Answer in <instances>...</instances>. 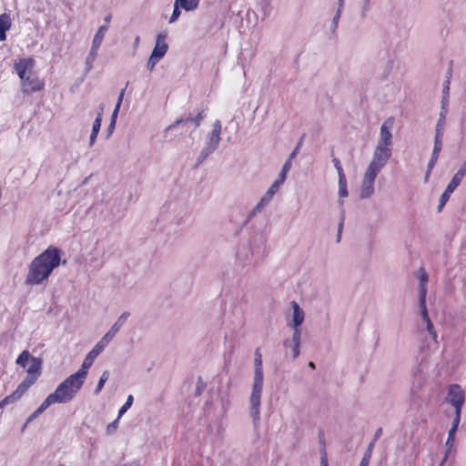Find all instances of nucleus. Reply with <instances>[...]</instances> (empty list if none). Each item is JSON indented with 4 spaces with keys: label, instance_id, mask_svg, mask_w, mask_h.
<instances>
[{
    "label": "nucleus",
    "instance_id": "c85d7f7f",
    "mask_svg": "<svg viewBox=\"0 0 466 466\" xmlns=\"http://www.w3.org/2000/svg\"><path fill=\"white\" fill-rule=\"evenodd\" d=\"M339 208H340V219H339V225H338V234H337V238H336L337 242L340 241L341 231H342L343 225H344V220H345V211H344V208H343V201L342 200H339Z\"/></svg>",
    "mask_w": 466,
    "mask_h": 466
},
{
    "label": "nucleus",
    "instance_id": "72a5a7b5",
    "mask_svg": "<svg viewBox=\"0 0 466 466\" xmlns=\"http://www.w3.org/2000/svg\"><path fill=\"white\" fill-rule=\"evenodd\" d=\"M108 378H109V371L104 370L98 382H97L96 388L95 390V394H98L102 390V389H103L105 383L107 381Z\"/></svg>",
    "mask_w": 466,
    "mask_h": 466
},
{
    "label": "nucleus",
    "instance_id": "7ed1b4c3",
    "mask_svg": "<svg viewBox=\"0 0 466 466\" xmlns=\"http://www.w3.org/2000/svg\"><path fill=\"white\" fill-rule=\"evenodd\" d=\"M86 378L76 371L62 381L56 387V390L46 399L51 405L56 403H67L71 401L80 390Z\"/></svg>",
    "mask_w": 466,
    "mask_h": 466
},
{
    "label": "nucleus",
    "instance_id": "4d7b16f0",
    "mask_svg": "<svg viewBox=\"0 0 466 466\" xmlns=\"http://www.w3.org/2000/svg\"><path fill=\"white\" fill-rule=\"evenodd\" d=\"M119 109L118 107H115L114 108V111L112 113V116H111V122H115L116 121V118H117V115H118V112H119Z\"/></svg>",
    "mask_w": 466,
    "mask_h": 466
},
{
    "label": "nucleus",
    "instance_id": "9b49d317",
    "mask_svg": "<svg viewBox=\"0 0 466 466\" xmlns=\"http://www.w3.org/2000/svg\"><path fill=\"white\" fill-rule=\"evenodd\" d=\"M448 401L455 408V410L461 412V408L464 403V391L461 386L457 384L451 385L448 391Z\"/></svg>",
    "mask_w": 466,
    "mask_h": 466
},
{
    "label": "nucleus",
    "instance_id": "f8f14e48",
    "mask_svg": "<svg viewBox=\"0 0 466 466\" xmlns=\"http://www.w3.org/2000/svg\"><path fill=\"white\" fill-rule=\"evenodd\" d=\"M394 118L392 116L388 117L380 127V139L377 145L382 147H391L392 145V134L390 132L393 127Z\"/></svg>",
    "mask_w": 466,
    "mask_h": 466
},
{
    "label": "nucleus",
    "instance_id": "f704fd0d",
    "mask_svg": "<svg viewBox=\"0 0 466 466\" xmlns=\"http://www.w3.org/2000/svg\"><path fill=\"white\" fill-rule=\"evenodd\" d=\"M442 148V139L434 138V146L431 153V158L438 160Z\"/></svg>",
    "mask_w": 466,
    "mask_h": 466
},
{
    "label": "nucleus",
    "instance_id": "f257e3e1",
    "mask_svg": "<svg viewBox=\"0 0 466 466\" xmlns=\"http://www.w3.org/2000/svg\"><path fill=\"white\" fill-rule=\"evenodd\" d=\"M60 250L56 248L49 247L30 263L25 284L30 286L42 284L49 278L53 270L60 265Z\"/></svg>",
    "mask_w": 466,
    "mask_h": 466
},
{
    "label": "nucleus",
    "instance_id": "1a4fd4ad",
    "mask_svg": "<svg viewBox=\"0 0 466 466\" xmlns=\"http://www.w3.org/2000/svg\"><path fill=\"white\" fill-rule=\"evenodd\" d=\"M107 345L101 339L94 346V348L87 353L83 360L81 368L77 370L82 376L86 378L87 370L93 365L97 356L105 350Z\"/></svg>",
    "mask_w": 466,
    "mask_h": 466
},
{
    "label": "nucleus",
    "instance_id": "2f4dec72",
    "mask_svg": "<svg viewBox=\"0 0 466 466\" xmlns=\"http://www.w3.org/2000/svg\"><path fill=\"white\" fill-rule=\"evenodd\" d=\"M424 329L429 335L432 338L436 344H438V335L431 319L422 322Z\"/></svg>",
    "mask_w": 466,
    "mask_h": 466
},
{
    "label": "nucleus",
    "instance_id": "a19ab883",
    "mask_svg": "<svg viewBox=\"0 0 466 466\" xmlns=\"http://www.w3.org/2000/svg\"><path fill=\"white\" fill-rule=\"evenodd\" d=\"M159 60L160 59L156 57V56H150L148 60H147V67L150 71H152L155 68L156 65L158 63Z\"/></svg>",
    "mask_w": 466,
    "mask_h": 466
},
{
    "label": "nucleus",
    "instance_id": "473e14b6",
    "mask_svg": "<svg viewBox=\"0 0 466 466\" xmlns=\"http://www.w3.org/2000/svg\"><path fill=\"white\" fill-rule=\"evenodd\" d=\"M270 202L266 197H262L258 203L255 206L253 210L251 211L250 217L256 216L258 214L268 203Z\"/></svg>",
    "mask_w": 466,
    "mask_h": 466
},
{
    "label": "nucleus",
    "instance_id": "0e129e2a",
    "mask_svg": "<svg viewBox=\"0 0 466 466\" xmlns=\"http://www.w3.org/2000/svg\"><path fill=\"white\" fill-rule=\"evenodd\" d=\"M320 466H328V460L325 453L321 456Z\"/></svg>",
    "mask_w": 466,
    "mask_h": 466
},
{
    "label": "nucleus",
    "instance_id": "e2e57ef3",
    "mask_svg": "<svg viewBox=\"0 0 466 466\" xmlns=\"http://www.w3.org/2000/svg\"><path fill=\"white\" fill-rule=\"evenodd\" d=\"M115 127H116V123L115 122H111L109 123L108 127H107V131H108V137L112 134V132L114 131L115 129Z\"/></svg>",
    "mask_w": 466,
    "mask_h": 466
},
{
    "label": "nucleus",
    "instance_id": "603ef678",
    "mask_svg": "<svg viewBox=\"0 0 466 466\" xmlns=\"http://www.w3.org/2000/svg\"><path fill=\"white\" fill-rule=\"evenodd\" d=\"M125 91H126L125 88L121 90V92H120V94H119V96L117 97V101H116V104L115 107L120 108L122 101H123V97H124V95H125Z\"/></svg>",
    "mask_w": 466,
    "mask_h": 466
},
{
    "label": "nucleus",
    "instance_id": "0eeeda50",
    "mask_svg": "<svg viewBox=\"0 0 466 466\" xmlns=\"http://www.w3.org/2000/svg\"><path fill=\"white\" fill-rule=\"evenodd\" d=\"M391 156V147L377 145L368 167L378 172L383 168Z\"/></svg>",
    "mask_w": 466,
    "mask_h": 466
},
{
    "label": "nucleus",
    "instance_id": "4468645a",
    "mask_svg": "<svg viewBox=\"0 0 466 466\" xmlns=\"http://www.w3.org/2000/svg\"><path fill=\"white\" fill-rule=\"evenodd\" d=\"M291 309H292V322H291L290 326L293 329V332L301 333L300 326L304 321L305 313L296 301L291 302Z\"/></svg>",
    "mask_w": 466,
    "mask_h": 466
},
{
    "label": "nucleus",
    "instance_id": "3c124183",
    "mask_svg": "<svg viewBox=\"0 0 466 466\" xmlns=\"http://www.w3.org/2000/svg\"><path fill=\"white\" fill-rule=\"evenodd\" d=\"M374 445H375L374 441H370V444L368 445L367 450H366V451L364 453L365 456H369V457L371 458V454H372V451H373Z\"/></svg>",
    "mask_w": 466,
    "mask_h": 466
},
{
    "label": "nucleus",
    "instance_id": "13d9d810",
    "mask_svg": "<svg viewBox=\"0 0 466 466\" xmlns=\"http://www.w3.org/2000/svg\"><path fill=\"white\" fill-rule=\"evenodd\" d=\"M437 160L436 159H433L431 157L428 165H427V170H431L433 169L435 164H436Z\"/></svg>",
    "mask_w": 466,
    "mask_h": 466
},
{
    "label": "nucleus",
    "instance_id": "680f3d73",
    "mask_svg": "<svg viewBox=\"0 0 466 466\" xmlns=\"http://www.w3.org/2000/svg\"><path fill=\"white\" fill-rule=\"evenodd\" d=\"M457 430L458 429L451 427L449 431L448 437H450V439H454Z\"/></svg>",
    "mask_w": 466,
    "mask_h": 466
},
{
    "label": "nucleus",
    "instance_id": "37998d69",
    "mask_svg": "<svg viewBox=\"0 0 466 466\" xmlns=\"http://www.w3.org/2000/svg\"><path fill=\"white\" fill-rule=\"evenodd\" d=\"M453 443H454V439H450V437H448L447 441H446V446L448 447L446 452H445V456L441 461V466L443 465V463L446 461L447 458H448V454L451 449V447L453 446Z\"/></svg>",
    "mask_w": 466,
    "mask_h": 466
},
{
    "label": "nucleus",
    "instance_id": "412c9836",
    "mask_svg": "<svg viewBox=\"0 0 466 466\" xmlns=\"http://www.w3.org/2000/svg\"><path fill=\"white\" fill-rule=\"evenodd\" d=\"M12 21L8 14L4 13L0 15V41L6 39V31L11 27Z\"/></svg>",
    "mask_w": 466,
    "mask_h": 466
},
{
    "label": "nucleus",
    "instance_id": "f3484780",
    "mask_svg": "<svg viewBox=\"0 0 466 466\" xmlns=\"http://www.w3.org/2000/svg\"><path fill=\"white\" fill-rule=\"evenodd\" d=\"M166 37L167 34L163 32L159 33L157 35L156 44L151 53V56H156L159 59H162L164 57L168 49V46L165 41Z\"/></svg>",
    "mask_w": 466,
    "mask_h": 466
},
{
    "label": "nucleus",
    "instance_id": "b1692460",
    "mask_svg": "<svg viewBox=\"0 0 466 466\" xmlns=\"http://www.w3.org/2000/svg\"><path fill=\"white\" fill-rule=\"evenodd\" d=\"M107 29L108 25H103L98 28L97 32L96 33L93 38L92 46H94L95 48L100 47Z\"/></svg>",
    "mask_w": 466,
    "mask_h": 466
},
{
    "label": "nucleus",
    "instance_id": "c03bdc74",
    "mask_svg": "<svg viewBox=\"0 0 466 466\" xmlns=\"http://www.w3.org/2000/svg\"><path fill=\"white\" fill-rule=\"evenodd\" d=\"M332 162H333V164H334V167H336V169H337L338 176L339 177V176H343V175H345V174H344V171H343V169H342V167H341V165H340L339 160L338 158H335V157H334V158L332 159Z\"/></svg>",
    "mask_w": 466,
    "mask_h": 466
},
{
    "label": "nucleus",
    "instance_id": "5fc2aeb1",
    "mask_svg": "<svg viewBox=\"0 0 466 466\" xmlns=\"http://www.w3.org/2000/svg\"><path fill=\"white\" fill-rule=\"evenodd\" d=\"M370 461V457L364 455L360 461V466H369Z\"/></svg>",
    "mask_w": 466,
    "mask_h": 466
},
{
    "label": "nucleus",
    "instance_id": "5701e85b",
    "mask_svg": "<svg viewBox=\"0 0 466 466\" xmlns=\"http://www.w3.org/2000/svg\"><path fill=\"white\" fill-rule=\"evenodd\" d=\"M445 115H446V109H442V111L440 113V117L438 119V122L435 127V137L438 139H442L443 137V130L445 127Z\"/></svg>",
    "mask_w": 466,
    "mask_h": 466
},
{
    "label": "nucleus",
    "instance_id": "774afa93",
    "mask_svg": "<svg viewBox=\"0 0 466 466\" xmlns=\"http://www.w3.org/2000/svg\"><path fill=\"white\" fill-rule=\"evenodd\" d=\"M140 38L137 36L134 40V46L137 47L139 45Z\"/></svg>",
    "mask_w": 466,
    "mask_h": 466
},
{
    "label": "nucleus",
    "instance_id": "c9c22d12",
    "mask_svg": "<svg viewBox=\"0 0 466 466\" xmlns=\"http://www.w3.org/2000/svg\"><path fill=\"white\" fill-rule=\"evenodd\" d=\"M132 403H133V396L128 395L125 404L118 410V418H120L127 412V410L131 407Z\"/></svg>",
    "mask_w": 466,
    "mask_h": 466
},
{
    "label": "nucleus",
    "instance_id": "e433bc0d",
    "mask_svg": "<svg viewBox=\"0 0 466 466\" xmlns=\"http://www.w3.org/2000/svg\"><path fill=\"white\" fill-rule=\"evenodd\" d=\"M449 85H450V80L448 79L444 86H443V90H442V101H441V104H442V109L445 108V106L448 104V98H449V90H450V87H449Z\"/></svg>",
    "mask_w": 466,
    "mask_h": 466
},
{
    "label": "nucleus",
    "instance_id": "6e6552de",
    "mask_svg": "<svg viewBox=\"0 0 466 466\" xmlns=\"http://www.w3.org/2000/svg\"><path fill=\"white\" fill-rule=\"evenodd\" d=\"M380 172L367 167L360 188V198L362 199L369 198L374 193V182Z\"/></svg>",
    "mask_w": 466,
    "mask_h": 466
},
{
    "label": "nucleus",
    "instance_id": "4be33fe9",
    "mask_svg": "<svg viewBox=\"0 0 466 466\" xmlns=\"http://www.w3.org/2000/svg\"><path fill=\"white\" fill-rule=\"evenodd\" d=\"M30 387H28L27 385H25V383L21 382L18 387L16 388V390L11 393L10 395L6 396L5 399L7 400L8 403L11 404V403H15V401H17L22 396L23 394L29 389Z\"/></svg>",
    "mask_w": 466,
    "mask_h": 466
},
{
    "label": "nucleus",
    "instance_id": "a18cd8bd",
    "mask_svg": "<svg viewBox=\"0 0 466 466\" xmlns=\"http://www.w3.org/2000/svg\"><path fill=\"white\" fill-rule=\"evenodd\" d=\"M118 419H119V418L117 417V419H116V420H115L113 422H111V423H109V424L107 425V427H106V432H107L108 434L113 433V432L116 430V428H117V424H118Z\"/></svg>",
    "mask_w": 466,
    "mask_h": 466
},
{
    "label": "nucleus",
    "instance_id": "bf43d9fd",
    "mask_svg": "<svg viewBox=\"0 0 466 466\" xmlns=\"http://www.w3.org/2000/svg\"><path fill=\"white\" fill-rule=\"evenodd\" d=\"M371 0H363L362 3V10L368 11L370 9Z\"/></svg>",
    "mask_w": 466,
    "mask_h": 466
},
{
    "label": "nucleus",
    "instance_id": "c756f323",
    "mask_svg": "<svg viewBox=\"0 0 466 466\" xmlns=\"http://www.w3.org/2000/svg\"><path fill=\"white\" fill-rule=\"evenodd\" d=\"M97 51H98V48H95L94 46H91L90 52L86 59V68L87 72H89L93 67V63L97 56Z\"/></svg>",
    "mask_w": 466,
    "mask_h": 466
},
{
    "label": "nucleus",
    "instance_id": "8fccbe9b",
    "mask_svg": "<svg viewBox=\"0 0 466 466\" xmlns=\"http://www.w3.org/2000/svg\"><path fill=\"white\" fill-rule=\"evenodd\" d=\"M293 159H290L289 157H288V159L286 160V162L284 163L283 167H282V170H284V172H289V169L291 168V162H292Z\"/></svg>",
    "mask_w": 466,
    "mask_h": 466
},
{
    "label": "nucleus",
    "instance_id": "338daca9",
    "mask_svg": "<svg viewBox=\"0 0 466 466\" xmlns=\"http://www.w3.org/2000/svg\"><path fill=\"white\" fill-rule=\"evenodd\" d=\"M431 174V170H426V174H425V177H424V181L425 182H428Z\"/></svg>",
    "mask_w": 466,
    "mask_h": 466
},
{
    "label": "nucleus",
    "instance_id": "4c0bfd02",
    "mask_svg": "<svg viewBox=\"0 0 466 466\" xmlns=\"http://www.w3.org/2000/svg\"><path fill=\"white\" fill-rule=\"evenodd\" d=\"M279 187V186L274 182L270 186V187L267 190V192L265 193L264 197H266L268 199H269L271 201V199L273 198V196L276 194V192L278 191Z\"/></svg>",
    "mask_w": 466,
    "mask_h": 466
},
{
    "label": "nucleus",
    "instance_id": "a878e982",
    "mask_svg": "<svg viewBox=\"0 0 466 466\" xmlns=\"http://www.w3.org/2000/svg\"><path fill=\"white\" fill-rule=\"evenodd\" d=\"M180 8L186 11H194L198 8L199 0H175Z\"/></svg>",
    "mask_w": 466,
    "mask_h": 466
},
{
    "label": "nucleus",
    "instance_id": "de8ad7c7",
    "mask_svg": "<svg viewBox=\"0 0 466 466\" xmlns=\"http://www.w3.org/2000/svg\"><path fill=\"white\" fill-rule=\"evenodd\" d=\"M204 388H205V385H204V383L202 382L201 378H198V385H197L196 391H195V395H196V396L200 395V394H201V392L203 391Z\"/></svg>",
    "mask_w": 466,
    "mask_h": 466
},
{
    "label": "nucleus",
    "instance_id": "cd10ccee",
    "mask_svg": "<svg viewBox=\"0 0 466 466\" xmlns=\"http://www.w3.org/2000/svg\"><path fill=\"white\" fill-rule=\"evenodd\" d=\"M420 291L419 296H421V292L423 290V296L427 295V282H428V274L425 272L423 268L420 269Z\"/></svg>",
    "mask_w": 466,
    "mask_h": 466
},
{
    "label": "nucleus",
    "instance_id": "052dcab7",
    "mask_svg": "<svg viewBox=\"0 0 466 466\" xmlns=\"http://www.w3.org/2000/svg\"><path fill=\"white\" fill-rule=\"evenodd\" d=\"M344 2H345V0H338V9H337L338 13H342L343 8H344Z\"/></svg>",
    "mask_w": 466,
    "mask_h": 466
},
{
    "label": "nucleus",
    "instance_id": "7c9ffc66",
    "mask_svg": "<svg viewBox=\"0 0 466 466\" xmlns=\"http://www.w3.org/2000/svg\"><path fill=\"white\" fill-rule=\"evenodd\" d=\"M347 180L345 175L339 177V198L348 197Z\"/></svg>",
    "mask_w": 466,
    "mask_h": 466
},
{
    "label": "nucleus",
    "instance_id": "864d4df0",
    "mask_svg": "<svg viewBox=\"0 0 466 466\" xmlns=\"http://www.w3.org/2000/svg\"><path fill=\"white\" fill-rule=\"evenodd\" d=\"M370 461V457L364 455L360 461V466H369Z\"/></svg>",
    "mask_w": 466,
    "mask_h": 466
},
{
    "label": "nucleus",
    "instance_id": "9d476101",
    "mask_svg": "<svg viewBox=\"0 0 466 466\" xmlns=\"http://www.w3.org/2000/svg\"><path fill=\"white\" fill-rule=\"evenodd\" d=\"M205 116V110L203 109L198 112L196 116H192L191 114H189V116L187 117H180L179 119H177L173 124L169 125L165 129V133L167 134L169 131L177 128L180 124H191L193 126L192 131H195L200 126Z\"/></svg>",
    "mask_w": 466,
    "mask_h": 466
},
{
    "label": "nucleus",
    "instance_id": "6e6d98bb",
    "mask_svg": "<svg viewBox=\"0 0 466 466\" xmlns=\"http://www.w3.org/2000/svg\"><path fill=\"white\" fill-rule=\"evenodd\" d=\"M381 434H382V429L381 428L377 429V431L374 434L373 440L371 441H374V443H375L380 438Z\"/></svg>",
    "mask_w": 466,
    "mask_h": 466
},
{
    "label": "nucleus",
    "instance_id": "aec40b11",
    "mask_svg": "<svg viewBox=\"0 0 466 466\" xmlns=\"http://www.w3.org/2000/svg\"><path fill=\"white\" fill-rule=\"evenodd\" d=\"M102 115H103V107H101L100 111L97 113V116L93 122L92 131H91V135L89 137V147H93L96 142L97 134L101 127Z\"/></svg>",
    "mask_w": 466,
    "mask_h": 466
},
{
    "label": "nucleus",
    "instance_id": "f03ea898",
    "mask_svg": "<svg viewBox=\"0 0 466 466\" xmlns=\"http://www.w3.org/2000/svg\"><path fill=\"white\" fill-rule=\"evenodd\" d=\"M263 380L264 375L262 368V355L260 353V350L258 348L255 350L253 383L251 393L248 399L249 415L252 418L255 429L258 428L260 420Z\"/></svg>",
    "mask_w": 466,
    "mask_h": 466
},
{
    "label": "nucleus",
    "instance_id": "393cba45",
    "mask_svg": "<svg viewBox=\"0 0 466 466\" xmlns=\"http://www.w3.org/2000/svg\"><path fill=\"white\" fill-rule=\"evenodd\" d=\"M51 404L46 399L42 404L27 418L25 424L24 425L22 431H24L26 425L36 419L41 413H43Z\"/></svg>",
    "mask_w": 466,
    "mask_h": 466
},
{
    "label": "nucleus",
    "instance_id": "79ce46f5",
    "mask_svg": "<svg viewBox=\"0 0 466 466\" xmlns=\"http://www.w3.org/2000/svg\"><path fill=\"white\" fill-rule=\"evenodd\" d=\"M340 15H341V13L336 12V14H335V15H334V17L332 19L331 25H330V31L331 32H335L336 29L338 28V25H339V21Z\"/></svg>",
    "mask_w": 466,
    "mask_h": 466
},
{
    "label": "nucleus",
    "instance_id": "20e7f679",
    "mask_svg": "<svg viewBox=\"0 0 466 466\" xmlns=\"http://www.w3.org/2000/svg\"><path fill=\"white\" fill-rule=\"evenodd\" d=\"M18 366L26 368V377L23 380V383L31 387L35 383L42 370V360L34 357L28 350H23L15 360Z\"/></svg>",
    "mask_w": 466,
    "mask_h": 466
},
{
    "label": "nucleus",
    "instance_id": "39448f33",
    "mask_svg": "<svg viewBox=\"0 0 466 466\" xmlns=\"http://www.w3.org/2000/svg\"><path fill=\"white\" fill-rule=\"evenodd\" d=\"M221 130L222 126L220 120H216L212 124V130L205 137V146L198 157L196 166L200 165L209 155L217 150L221 140Z\"/></svg>",
    "mask_w": 466,
    "mask_h": 466
},
{
    "label": "nucleus",
    "instance_id": "2eb2a0df",
    "mask_svg": "<svg viewBox=\"0 0 466 466\" xmlns=\"http://www.w3.org/2000/svg\"><path fill=\"white\" fill-rule=\"evenodd\" d=\"M301 333H292L291 339H287L283 341V346L286 350L290 349L292 359L295 360L299 356Z\"/></svg>",
    "mask_w": 466,
    "mask_h": 466
},
{
    "label": "nucleus",
    "instance_id": "ddd939ff",
    "mask_svg": "<svg viewBox=\"0 0 466 466\" xmlns=\"http://www.w3.org/2000/svg\"><path fill=\"white\" fill-rule=\"evenodd\" d=\"M129 312H123L116 320V322L111 326L109 330L101 338V340L105 342L106 345L110 343L116 334L120 330L123 325L126 323L127 319L129 317Z\"/></svg>",
    "mask_w": 466,
    "mask_h": 466
},
{
    "label": "nucleus",
    "instance_id": "49530a36",
    "mask_svg": "<svg viewBox=\"0 0 466 466\" xmlns=\"http://www.w3.org/2000/svg\"><path fill=\"white\" fill-rule=\"evenodd\" d=\"M287 174V172H284V170L281 169L279 177L275 180V183L280 186L286 180Z\"/></svg>",
    "mask_w": 466,
    "mask_h": 466
},
{
    "label": "nucleus",
    "instance_id": "a211bd4d",
    "mask_svg": "<svg viewBox=\"0 0 466 466\" xmlns=\"http://www.w3.org/2000/svg\"><path fill=\"white\" fill-rule=\"evenodd\" d=\"M22 81V91L24 93H34L43 88V84L36 77H31V74L25 76Z\"/></svg>",
    "mask_w": 466,
    "mask_h": 466
},
{
    "label": "nucleus",
    "instance_id": "bb28decb",
    "mask_svg": "<svg viewBox=\"0 0 466 466\" xmlns=\"http://www.w3.org/2000/svg\"><path fill=\"white\" fill-rule=\"evenodd\" d=\"M423 293L422 291L421 296H419V306L422 322L431 319L426 307V296H423Z\"/></svg>",
    "mask_w": 466,
    "mask_h": 466
},
{
    "label": "nucleus",
    "instance_id": "423d86ee",
    "mask_svg": "<svg viewBox=\"0 0 466 466\" xmlns=\"http://www.w3.org/2000/svg\"><path fill=\"white\" fill-rule=\"evenodd\" d=\"M465 175H466V161L461 165L460 169L453 176V177L450 181L449 185L447 186L445 191L441 196L440 201H439V206H438L439 212L446 205V203L448 202V200L450 198V196L456 189V187L460 185V183L461 182V180L463 179Z\"/></svg>",
    "mask_w": 466,
    "mask_h": 466
},
{
    "label": "nucleus",
    "instance_id": "6ab92c4d",
    "mask_svg": "<svg viewBox=\"0 0 466 466\" xmlns=\"http://www.w3.org/2000/svg\"><path fill=\"white\" fill-rule=\"evenodd\" d=\"M425 380L426 376L424 374L422 365L420 364L413 374L411 391L415 393L420 390L423 387Z\"/></svg>",
    "mask_w": 466,
    "mask_h": 466
},
{
    "label": "nucleus",
    "instance_id": "09e8293b",
    "mask_svg": "<svg viewBox=\"0 0 466 466\" xmlns=\"http://www.w3.org/2000/svg\"><path fill=\"white\" fill-rule=\"evenodd\" d=\"M461 412H459L458 410H455V417L453 418V421H452V426L451 427H454V428L458 429V426H459L460 421H461Z\"/></svg>",
    "mask_w": 466,
    "mask_h": 466
},
{
    "label": "nucleus",
    "instance_id": "69168bd1",
    "mask_svg": "<svg viewBox=\"0 0 466 466\" xmlns=\"http://www.w3.org/2000/svg\"><path fill=\"white\" fill-rule=\"evenodd\" d=\"M8 401L5 398H4L1 401H0V409H3L4 407H5L6 405H8Z\"/></svg>",
    "mask_w": 466,
    "mask_h": 466
},
{
    "label": "nucleus",
    "instance_id": "dca6fc26",
    "mask_svg": "<svg viewBox=\"0 0 466 466\" xmlns=\"http://www.w3.org/2000/svg\"><path fill=\"white\" fill-rule=\"evenodd\" d=\"M35 60L32 57L22 58L15 64V68L20 79H24L25 76L31 74L34 67Z\"/></svg>",
    "mask_w": 466,
    "mask_h": 466
},
{
    "label": "nucleus",
    "instance_id": "58836bf2",
    "mask_svg": "<svg viewBox=\"0 0 466 466\" xmlns=\"http://www.w3.org/2000/svg\"><path fill=\"white\" fill-rule=\"evenodd\" d=\"M179 8H180V6L175 1V3H174V10H173V13H172V15H171V16L169 18V23L175 22L179 17V15H180Z\"/></svg>",
    "mask_w": 466,
    "mask_h": 466
},
{
    "label": "nucleus",
    "instance_id": "ea45409f",
    "mask_svg": "<svg viewBox=\"0 0 466 466\" xmlns=\"http://www.w3.org/2000/svg\"><path fill=\"white\" fill-rule=\"evenodd\" d=\"M304 137H305V135H303V136L300 137V139H299V141L298 142V144H297L296 147L293 149V151H292V152L290 153V155L289 156L290 159H294V158L297 157V155L299 154V149H300V147H301V146H302V143H303Z\"/></svg>",
    "mask_w": 466,
    "mask_h": 466
}]
</instances>
